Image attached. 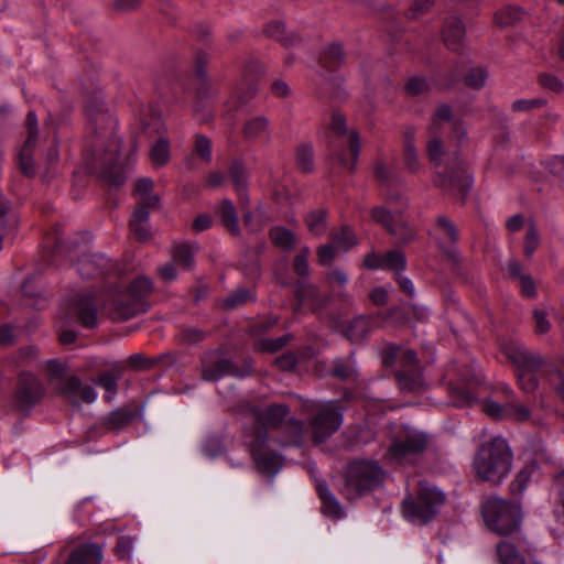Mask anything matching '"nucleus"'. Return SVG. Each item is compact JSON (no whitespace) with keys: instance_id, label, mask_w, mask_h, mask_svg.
Returning a JSON list of instances; mask_svg holds the SVG:
<instances>
[{"instance_id":"obj_53","label":"nucleus","mask_w":564,"mask_h":564,"mask_svg":"<svg viewBox=\"0 0 564 564\" xmlns=\"http://www.w3.org/2000/svg\"><path fill=\"white\" fill-rule=\"evenodd\" d=\"M265 33L268 36L275 39L284 45L293 43V36L286 35L285 25L281 21H274L267 25Z\"/></svg>"},{"instance_id":"obj_13","label":"nucleus","mask_w":564,"mask_h":564,"mask_svg":"<svg viewBox=\"0 0 564 564\" xmlns=\"http://www.w3.org/2000/svg\"><path fill=\"white\" fill-rule=\"evenodd\" d=\"M482 411L495 420H509L518 423L531 420L534 425H545L544 421L532 417L531 410L518 402L517 398L507 400L503 403L487 399L482 403Z\"/></svg>"},{"instance_id":"obj_4","label":"nucleus","mask_w":564,"mask_h":564,"mask_svg":"<svg viewBox=\"0 0 564 564\" xmlns=\"http://www.w3.org/2000/svg\"><path fill=\"white\" fill-rule=\"evenodd\" d=\"M240 411L254 422L250 435H256L260 431H264L268 434L270 429H284L286 435L279 440L281 445H301L304 440L306 433L305 423L292 417L290 415L291 410L285 404L272 403L261 405L258 403H246L241 405Z\"/></svg>"},{"instance_id":"obj_17","label":"nucleus","mask_w":564,"mask_h":564,"mask_svg":"<svg viewBox=\"0 0 564 564\" xmlns=\"http://www.w3.org/2000/svg\"><path fill=\"white\" fill-rule=\"evenodd\" d=\"M431 236L438 249L448 258L457 257L456 246L459 241V230L452 219L444 215L438 216Z\"/></svg>"},{"instance_id":"obj_16","label":"nucleus","mask_w":564,"mask_h":564,"mask_svg":"<svg viewBox=\"0 0 564 564\" xmlns=\"http://www.w3.org/2000/svg\"><path fill=\"white\" fill-rule=\"evenodd\" d=\"M262 74V66L253 61L245 67L243 79L234 95L226 102L227 112L235 111L246 105L258 90V79Z\"/></svg>"},{"instance_id":"obj_54","label":"nucleus","mask_w":564,"mask_h":564,"mask_svg":"<svg viewBox=\"0 0 564 564\" xmlns=\"http://www.w3.org/2000/svg\"><path fill=\"white\" fill-rule=\"evenodd\" d=\"M487 78V73L482 68H471L465 76V84L469 88L480 89L484 87Z\"/></svg>"},{"instance_id":"obj_10","label":"nucleus","mask_w":564,"mask_h":564,"mask_svg":"<svg viewBox=\"0 0 564 564\" xmlns=\"http://www.w3.org/2000/svg\"><path fill=\"white\" fill-rule=\"evenodd\" d=\"M47 375L54 390L73 405H79L82 402L91 403L97 398L91 386L84 383L75 375H67V367L63 362L47 361Z\"/></svg>"},{"instance_id":"obj_56","label":"nucleus","mask_w":564,"mask_h":564,"mask_svg":"<svg viewBox=\"0 0 564 564\" xmlns=\"http://www.w3.org/2000/svg\"><path fill=\"white\" fill-rule=\"evenodd\" d=\"M405 91L411 96H419L430 89L429 83L419 76L411 77L405 84Z\"/></svg>"},{"instance_id":"obj_28","label":"nucleus","mask_w":564,"mask_h":564,"mask_svg":"<svg viewBox=\"0 0 564 564\" xmlns=\"http://www.w3.org/2000/svg\"><path fill=\"white\" fill-rule=\"evenodd\" d=\"M462 380L467 384H451L448 388V395L452 400V403L458 408L470 405L474 402L475 395L469 384L471 382H479V379L476 376L470 378L464 377Z\"/></svg>"},{"instance_id":"obj_30","label":"nucleus","mask_w":564,"mask_h":564,"mask_svg":"<svg viewBox=\"0 0 564 564\" xmlns=\"http://www.w3.org/2000/svg\"><path fill=\"white\" fill-rule=\"evenodd\" d=\"M316 489L322 501V512L334 519L343 518L345 512L329 488L325 484H318Z\"/></svg>"},{"instance_id":"obj_22","label":"nucleus","mask_w":564,"mask_h":564,"mask_svg":"<svg viewBox=\"0 0 564 564\" xmlns=\"http://www.w3.org/2000/svg\"><path fill=\"white\" fill-rule=\"evenodd\" d=\"M104 558V547L98 543H83L75 546L64 564H100Z\"/></svg>"},{"instance_id":"obj_26","label":"nucleus","mask_w":564,"mask_h":564,"mask_svg":"<svg viewBox=\"0 0 564 564\" xmlns=\"http://www.w3.org/2000/svg\"><path fill=\"white\" fill-rule=\"evenodd\" d=\"M465 26L460 19L451 17L446 19L442 30L445 45L452 51H459L465 40Z\"/></svg>"},{"instance_id":"obj_33","label":"nucleus","mask_w":564,"mask_h":564,"mask_svg":"<svg viewBox=\"0 0 564 564\" xmlns=\"http://www.w3.org/2000/svg\"><path fill=\"white\" fill-rule=\"evenodd\" d=\"M154 183L151 178L144 177L140 178L135 183L134 187V196L137 197V202L143 205L158 206L160 203V198L158 195L153 194Z\"/></svg>"},{"instance_id":"obj_5","label":"nucleus","mask_w":564,"mask_h":564,"mask_svg":"<svg viewBox=\"0 0 564 564\" xmlns=\"http://www.w3.org/2000/svg\"><path fill=\"white\" fill-rule=\"evenodd\" d=\"M512 452L502 437H494L477 449L473 468L476 477L491 485H500L510 474Z\"/></svg>"},{"instance_id":"obj_57","label":"nucleus","mask_w":564,"mask_h":564,"mask_svg":"<svg viewBox=\"0 0 564 564\" xmlns=\"http://www.w3.org/2000/svg\"><path fill=\"white\" fill-rule=\"evenodd\" d=\"M206 336V333L196 327L183 328L180 333V339L183 344L195 345L200 343Z\"/></svg>"},{"instance_id":"obj_12","label":"nucleus","mask_w":564,"mask_h":564,"mask_svg":"<svg viewBox=\"0 0 564 564\" xmlns=\"http://www.w3.org/2000/svg\"><path fill=\"white\" fill-rule=\"evenodd\" d=\"M202 378L205 381H218L226 376L243 378L251 372V366L246 365L239 369L219 350L207 351L200 359Z\"/></svg>"},{"instance_id":"obj_45","label":"nucleus","mask_w":564,"mask_h":564,"mask_svg":"<svg viewBox=\"0 0 564 564\" xmlns=\"http://www.w3.org/2000/svg\"><path fill=\"white\" fill-rule=\"evenodd\" d=\"M297 305L310 304L312 308L321 307L324 300H319L318 291L313 285H301L296 291Z\"/></svg>"},{"instance_id":"obj_48","label":"nucleus","mask_w":564,"mask_h":564,"mask_svg":"<svg viewBox=\"0 0 564 564\" xmlns=\"http://www.w3.org/2000/svg\"><path fill=\"white\" fill-rule=\"evenodd\" d=\"M224 225L231 231L238 230V217L231 200L224 199L218 210Z\"/></svg>"},{"instance_id":"obj_58","label":"nucleus","mask_w":564,"mask_h":564,"mask_svg":"<svg viewBox=\"0 0 564 564\" xmlns=\"http://www.w3.org/2000/svg\"><path fill=\"white\" fill-rule=\"evenodd\" d=\"M0 227L2 229L17 227V219L10 213L8 202L2 196H0Z\"/></svg>"},{"instance_id":"obj_44","label":"nucleus","mask_w":564,"mask_h":564,"mask_svg":"<svg viewBox=\"0 0 564 564\" xmlns=\"http://www.w3.org/2000/svg\"><path fill=\"white\" fill-rule=\"evenodd\" d=\"M523 17V11L513 6H507L498 10L495 14V22L499 26H509L519 22Z\"/></svg>"},{"instance_id":"obj_7","label":"nucleus","mask_w":564,"mask_h":564,"mask_svg":"<svg viewBox=\"0 0 564 564\" xmlns=\"http://www.w3.org/2000/svg\"><path fill=\"white\" fill-rule=\"evenodd\" d=\"M327 138L332 155L338 164L354 172L360 154V137L358 131L347 128L346 118L338 110L332 113Z\"/></svg>"},{"instance_id":"obj_47","label":"nucleus","mask_w":564,"mask_h":564,"mask_svg":"<svg viewBox=\"0 0 564 564\" xmlns=\"http://www.w3.org/2000/svg\"><path fill=\"white\" fill-rule=\"evenodd\" d=\"M326 216L327 213L324 209L313 210L307 214L305 218L308 230L315 235L321 236L326 230Z\"/></svg>"},{"instance_id":"obj_31","label":"nucleus","mask_w":564,"mask_h":564,"mask_svg":"<svg viewBox=\"0 0 564 564\" xmlns=\"http://www.w3.org/2000/svg\"><path fill=\"white\" fill-rule=\"evenodd\" d=\"M372 329V319L367 316H359L351 321L345 330V336L351 343L362 341Z\"/></svg>"},{"instance_id":"obj_38","label":"nucleus","mask_w":564,"mask_h":564,"mask_svg":"<svg viewBox=\"0 0 564 564\" xmlns=\"http://www.w3.org/2000/svg\"><path fill=\"white\" fill-rule=\"evenodd\" d=\"M192 153L202 162L209 164L213 161V141L203 133H195L193 137Z\"/></svg>"},{"instance_id":"obj_9","label":"nucleus","mask_w":564,"mask_h":564,"mask_svg":"<svg viewBox=\"0 0 564 564\" xmlns=\"http://www.w3.org/2000/svg\"><path fill=\"white\" fill-rule=\"evenodd\" d=\"M383 478L384 471L377 462L354 460L344 471L339 491L347 500H355L381 485Z\"/></svg>"},{"instance_id":"obj_51","label":"nucleus","mask_w":564,"mask_h":564,"mask_svg":"<svg viewBox=\"0 0 564 564\" xmlns=\"http://www.w3.org/2000/svg\"><path fill=\"white\" fill-rule=\"evenodd\" d=\"M296 165L304 172L310 173L314 169L313 149L311 145L301 144L296 150Z\"/></svg>"},{"instance_id":"obj_35","label":"nucleus","mask_w":564,"mask_h":564,"mask_svg":"<svg viewBox=\"0 0 564 564\" xmlns=\"http://www.w3.org/2000/svg\"><path fill=\"white\" fill-rule=\"evenodd\" d=\"M198 250L196 245L180 243L173 249V261L185 270H191L194 267V258Z\"/></svg>"},{"instance_id":"obj_11","label":"nucleus","mask_w":564,"mask_h":564,"mask_svg":"<svg viewBox=\"0 0 564 564\" xmlns=\"http://www.w3.org/2000/svg\"><path fill=\"white\" fill-rule=\"evenodd\" d=\"M482 516L487 527L500 535L511 534L520 528L519 505L501 498H489L482 505Z\"/></svg>"},{"instance_id":"obj_36","label":"nucleus","mask_w":564,"mask_h":564,"mask_svg":"<svg viewBox=\"0 0 564 564\" xmlns=\"http://www.w3.org/2000/svg\"><path fill=\"white\" fill-rule=\"evenodd\" d=\"M152 282L141 275L135 278L128 286L127 294L141 302L148 308V297L152 293Z\"/></svg>"},{"instance_id":"obj_18","label":"nucleus","mask_w":564,"mask_h":564,"mask_svg":"<svg viewBox=\"0 0 564 564\" xmlns=\"http://www.w3.org/2000/svg\"><path fill=\"white\" fill-rule=\"evenodd\" d=\"M44 395V388L40 380L31 373L19 376L15 390V400L20 408L30 409L35 405Z\"/></svg>"},{"instance_id":"obj_8","label":"nucleus","mask_w":564,"mask_h":564,"mask_svg":"<svg viewBox=\"0 0 564 564\" xmlns=\"http://www.w3.org/2000/svg\"><path fill=\"white\" fill-rule=\"evenodd\" d=\"M443 491L426 480L419 482L416 492L402 501L401 511L405 520L415 525H425L435 518L445 502Z\"/></svg>"},{"instance_id":"obj_60","label":"nucleus","mask_w":564,"mask_h":564,"mask_svg":"<svg viewBox=\"0 0 564 564\" xmlns=\"http://www.w3.org/2000/svg\"><path fill=\"white\" fill-rule=\"evenodd\" d=\"M539 235L535 227L532 225L527 229L524 241V254L531 257L539 247Z\"/></svg>"},{"instance_id":"obj_20","label":"nucleus","mask_w":564,"mask_h":564,"mask_svg":"<svg viewBox=\"0 0 564 564\" xmlns=\"http://www.w3.org/2000/svg\"><path fill=\"white\" fill-rule=\"evenodd\" d=\"M364 265L369 270H391L397 275L405 270L406 259L400 250H390L384 254L371 252L365 258Z\"/></svg>"},{"instance_id":"obj_50","label":"nucleus","mask_w":564,"mask_h":564,"mask_svg":"<svg viewBox=\"0 0 564 564\" xmlns=\"http://www.w3.org/2000/svg\"><path fill=\"white\" fill-rule=\"evenodd\" d=\"M34 149L35 144H31V142H24L19 154L20 169L22 173L29 177L35 175L34 162L32 158Z\"/></svg>"},{"instance_id":"obj_32","label":"nucleus","mask_w":564,"mask_h":564,"mask_svg":"<svg viewBox=\"0 0 564 564\" xmlns=\"http://www.w3.org/2000/svg\"><path fill=\"white\" fill-rule=\"evenodd\" d=\"M395 378L399 388L405 392L419 391L423 386L422 375L419 369L398 370Z\"/></svg>"},{"instance_id":"obj_6","label":"nucleus","mask_w":564,"mask_h":564,"mask_svg":"<svg viewBox=\"0 0 564 564\" xmlns=\"http://www.w3.org/2000/svg\"><path fill=\"white\" fill-rule=\"evenodd\" d=\"M302 413L308 416V427L312 440L321 444L334 435L343 424V408L340 401H314L296 397Z\"/></svg>"},{"instance_id":"obj_62","label":"nucleus","mask_w":564,"mask_h":564,"mask_svg":"<svg viewBox=\"0 0 564 564\" xmlns=\"http://www.w3.org/2000/svg\"><path fill=\"white\" fill-rule=\"evenodd\" d=\"M332 373L338 379L349 380L355 377V368L349 364L338 360L335 361Z\"/></svg>"},{"instance_id":"obj_19","label":"nucleus","mask_w":564,"mask_h":564,"mask_svg":"<svg viewBox=\"0 0 564 564\" xmlns=\"http://www.w3.org/2000/svg\"><path fill=\"white\" fill-rule=\"evenodd\" d=\"M69 314L78 319L86 328H94L97 325L98 303L95 295L90 293L78 294L72 301Z\"/></svg>"},{"instance_id":"obj_1","label":"nucleus","mask_w":564,"mask_h":564,"mask_svg":"<svg viewBox=\"0 0 564 564\" xmlns=\"http://www.w3.org/2000/svg\"><path fill=\"white\" fill-rule=\"evenodd\" d=\"M86 112L89 127L95 133V139L86 151L89 169L99 170L105 181L120 186L124 182V175L119 161L120 140L113 133L116 120L101 102H91Z\"/></svg>"},{"instance_id":"obj_14","label":"nucleus","mask_w":564,"mask_h":564,"mask_svg":"<svg viewBox=\"0 0 564 564\" xmlns=\"http://www.w3.org/2000/svg\"><path fill=\"white\" fill-rule=\"evenodd\" d=\"M427 445V437L419 431H404L389 446L387 459L393 464H403L410 456L422 453Z\"/></svg>"},{"instance_id":"obj_61","label":"nucleus","mask_w":564,"mask_h":564,"mask_svg":"<svg viewBox=\"0 0 564 564\" xmlns=\"http://www.w3.org/2000/svg\"><path fill=\"white\" fill-rule=\"evenodd\" d=\"M452 119V109L448 105H442L440 106L434 113V120L433 123L430 127V130L433 134L436 133V130L438 128V124L443 121H451Z\"/></svg>"},{"instance_id":"obj_29","label":"nucleus","mask_w":564,"mask_h":564,"mask_svg":"<svg viewBox=\"0 0 564 564\" xmlns=\"http://www.w3.org/2000/svg\"><path fill=\"white\" fill-rule=\"evenodd\" d=\"M414 134L413 128H409L404 131V147H403V164L410 173H417L421 167V161L419 160L417 151L414 147Z\"/></svg>"},{"instance_id":"obj_46","label":"nucleus","mask_w":564,"mask_h":564,"mask_svg":"<svg viewBox=\"0 0 564 564\" xmlns=\"http://www.w3.org/2000/svg\"><path fill=\"white\" fill-rule=\"evenodd\" d=\"M271 241L279 248L289 250L295 245L294 235L284 227H274L269 232Z\"/></svg>"},{"instance_id":"obj_23","label":"nucleus","mask_w":564,"mask_h":564,"mask_svg":"<svg viewBox=\"0 0 564 564\" xmlns=\"http://www.w3.org/2000/svg\"><path fill=\"white\" fill-rule=\"evenodd\" d=\"M145 311L147 307L138 300L129 296L126 291L113 302L111 315L113 319L127 321Z\"/></svg>"},{"instance_id":"obj_40","label":"nucleus","mask_w":564,"mask_h":564,"mask_svg":"<svg viewBox=\"0 0 564 564\" xmlns=\"http://www.w3.org/2000/svg\"><path fill=\"white\" fill-rule=\"evenodd\" d=\"M229 175L238 196L242 198L248 186V172L245 165L239 161L232 162L229 166Z\"/></svg>"},{"instance_id":"obj_59","label":"nucleus","mask_w":564,"mask_h":564,"mask_svg":"<svg viewBox=\"0 0 564 564\" xmlns=\"http://www.w3.org/2000/svg\"><path fill=\"white\" fill-rule=\"evenodd\" d=\"M133 547V540L131 536L122 535L118 538L116 547H115V554L121 558L126 560L130 557L131 551Z\"/></svg>"},{"instance_id":"obj_37","label":"nucleus","mask_w":564,"mask_h":564,"mask_svg":"<svg viewBox=\"0 0 564 564\" xmlns=\"http://www.w3.org/2000/svg\"><path fill=\"white\" fill-rule=\"evenodd\" d=\"M134 414L127 408H120L110 412L105 419L104 424L109 431H119L130 424Z\"/></svg>"},{"instance_id":"obj_24","label":"nucleus","mask_w":564,"mask_h":564,"mask_svg":"<svg viewBox=\"0 0 564 564\" xmlns=\"http://www.w3.org/2000/svg\"><path fill=\"white\" fill-rule=\"evenodd\" d=\"M208 61L209 56L206 53L199 51L195 54V75L199 79V86L196 91V98L198 100L214 97L218 94L206 76V65Z\"/></svg>"},{"instance_id":"obj_21","label":"nucleus","mask_w":564,"mask_h":564,"mask_svg":"<svg viewBox=\"0 0 564 564\" xmlns=\"http://www.w3.org/2000/svg\"><path fill=\"white\" fill-rule=\"evenodd\" d=\"M241 135L247 142H269L271 139V123L269 118L263 115L247 118L241 127Z\"/></svg>"},{"instance_id":"obj_41","label":"nucleus","mask_w":564,"mask_h":564,"mask_svg":"<svg viewBox=\"0 0 564 564\" xmlns=\"http://www.w3.org/2000/svg\"><path fill=\"white\" fill-rule=\"evenodd\" d=\"M321 65L328 69L335 70L344 62V53L338 44H332L327 46L321 55Z\"/></svg>"},{"instance_id":"obj_43","label":"nucleus","mask_w":564,"mask_h":564,"mask_svg":"<svg viewBox=\"0 0 564 564\" xmlns=\"http://www.w3.org/2000/svg\"><path fill=\"white\" fill-rule=\"evenodd\" d=\"M330 238L336 248L343 252L348 251L357 243L355 234L348 227H343L337 231H332Z\"/></svg>"},{"instance_id":"obj_27","label":"nucleus","mask_w":564,"mask_h":564,"mask_svg":"<svg viewBox=\"0 0 564 564\" xmlns=\"http://www.w3.org/2000/svg\"><path fill=\"white\" fill-rule=\"evenodd\" d=\"M383 362L387 366L399 364L401 367L399 370L419 369L416 352L411 349L390 348L384 356Z\"/></svg>"},{"instance_id":"obj_64","label":"nucleus","mask_w":564,"mask_h":564,"mask_svg":"<svg viewBox=\"0 0 564 564\" xmlns=\"http://www.w3.org/2000/svg\"><path fill=\"white\" fill-rule=\"evenodd\" d=\"M337 251H339L334 242L329 245H324L318 248L317 256H318V262L322 265H329L330 262L335 259Z\"/></svg>"},{"instance_id":"obj_42","label":"nucleus","mask_w":564,"mask_h":564,"mask_svg":"<svg viewBox=\"0 0 564 564\" xmlns=\"http://www.w3.org/2000/svg\"><path fill=\"white\" fill-rule=\"evenodd\" d=\"M497 555L500 564H523V555L516 549V546L507 541L497 545Z\"/></svg>"},{"instance_id":"obj_15","label":"nucleus","mask_w":564,"mask_h":564,"mask_svg":"<svg viewBox=\"0 0 564 564\" xmlns=\"http://www.w3.org/2000/svg\"><path fill=\"white\" fill-rule=\"evenodd\" d=\"M267 442L268 434L260 431L256 435H250L248 446L259 471L274 475L281 468V457L275 452L265 448Z\"/></svg>"},{"instance_id":"obj_49","label":"nucleus","mask_w":564,"mask_h":564,"mask_svg":"<svg viewBox=\"0 0 564 564\" xmlns=\"http://www.w3.org/2000/svg\"><path fill=\"white\" fill-rule=\"evenodd\" d=\"M150 158L153 164L158 166L165 165L170 160V143L167 139L160 138L153 144L150 151Z\"/></svg>"},{"instance_id":"obj_2","label":"nucleus","mask_w":564,"mask_h":564,"mask_svg":"<svg viewBox=\"0 0 564 564\" xmlns=\"http://www.w3.org/2000/svg\"><path fill=\"white\" fill-rule=\"evenodd\" d=\"M502 350L516 367L518 384L522 391L532 393L536 390L538 372L542 370L545 381L564 403V358L544 360L540 354L516 341L507 343Z\"/></svg>"},{"instance_id":"obj_63","label":"nucleus","mask_w":564,"mask_h":564,"mask_svg":"<svg viewBox=\"0 0 564 564\" xmlns=\"http://www.w3.org/2000/svg\"><path fill=\"white\" fill-rule=\"evenodd\" d=\"M397 227V235H394L399 242L408 243L414 239L415 232L409 227L401 218L394 224Z\"/></svg>"},{"instance_id":"obj_39","label":"nucleus","mask_w":564,"mask_h":564,"mask_svg":"<svg viewBox=\"0 0 564 564\" xmlns=\"http://www.w3.org/2000/svg\"><path fill=\"white\" fill-rule=\"evenodd\" d=\"M536 470L538 464L533 460L521 468L514 480L510 484L511 494L513 496H521Z\"/></svg>"},{"instance_id":"obj_34","label":"nucleus","mask_w":564,"mask_h":564,"mask_svg":"<svg viewBox=\"0 0 564 564\" xmlns=\"http://www.w3.org/2000/svg\"><path fill=\"white\" fill-rule=\"evenodd\" d=\"M371 218L384 227L391 235H397L394 224L400 218V210H390L384 206H376L371 209Z\"/></svg>"},{"instance_id":"obj_3","label":"nucleus","mask_w":564,"mask_h":564,"mask_svg":"<svg viewBox=\"0 0 564 564\" xmlns=\"http://www.w3.org/2000/svg\"><path fill=\"white\" fill-rule=\"evenodd\" d=\"M426 153L436 169L433 178L434 186L464 202L473 185V177L468 173L466 163L459 159L456 152L453 154L446 152L441 139L436 137L427 143Z\"/></svg>"},{"instance_id":"obj_52","label":"nucleus","mask_w":564,"mask_h":564,"mask_svg":"<svg viewBox=\"0 0 564 564\" xmlns=\"http://www.w3.org/2000/svg\"><path fill=\"white\" fill-rule=\"evenodd\" d=\"M253 299L254 296L249 289H238L224 300V306L226 308H236Z\"/></svg>"},{"instance_id":"obj_25","label":"nucleus","mask_w":564,"mask_h":564,"mask_svg":"<svg viewBox=\"0 0 564 564\" xmlns=\"http://www.w3.org/2000/svg\"><path fill=\"white\" fill-rule=\"evenodd\" d=\"M110 269V260L98 253L84 256L78 263V273L86 279L104 275Z\"/></svg>"},{"instance_id":"obj_55","label":"nucleus","mask_w":564,"mask_h":564,"mask_svg":"<svg viewBox=\"0 0 564 564\" xmlns=\"http://www.w3.org/2000/svg\"><path fill=\"white\" fill-rule=\"evenodd\" d=\"M290 340V336H281L275 339H263L257 344V349L261 351L275 352L284 347Z\"/></svg>"}]
</instances>
